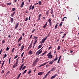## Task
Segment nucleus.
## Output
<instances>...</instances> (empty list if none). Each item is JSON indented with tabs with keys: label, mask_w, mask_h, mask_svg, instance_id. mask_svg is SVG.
Here are the masks:
<instances>
[{
	"label": "nucleus",
	"mask_w": 79,
	"mask_h": 79,
	"mask_svg": "<svg viewBox=\"0 0 79 79\" xmlns=\"http://www.w3.org/2000/svg\"><path fill=\"white\" fill-rule=\"evenodd\" d=\"M43 48V47L41 48L35 54V55H37V56H38L39 55H40L41 53L42 52V50H41ZM41 50V51H40Z\"/></svg>",
	"instance_id": "nucleus-1"
},
{
	"label": "nucleus",
	"mask_w": 79,
	"mask_h": 79,
	"mask_svg": "<svg viewBox=\"0 0 79 79\" xmlns=\"http://www.w3.org/2000/svg\"><path fill=\"white\" fill-rule=\"evenodd\" d=\"M39 61V59L36 58V59L34 61V62L33 63V66H36V65H37V63H38V61Z\"/></svg>",
	"instance_id": "nucleus-2"
},
{
	"label": "nucleus",
	"mask_w": 79,
	"mask_h": 79,
	"mask_svg": "<svg viewBox=\"0 0 79 79\" xmlns=\"http://www.w3.org/2000/svg\"><path fill=\"white\" fill-rule=\"evenodd\" d=\"M48 21L49 23V26H51V25H52V21L51 20V19H49L48 20Z\"/></svg>",
	"instance_id": "nucleus-3"
},
{
	"label": "nucleus",
	"mask_w": 79,
	"mask_h": 79,
	"mask_svg": "<svg viewBox=\"0 0 79 79\" xmlns=\"http://www.w3.org/2000/svg\"><path fill=\"white\" fill-rule=\"evenodd\" d=\"M44 73V72H39L38 73V75H40V76H42Z\"/></svg>",
	"instance_id": "nucleus-4"
},
{
	"label": "nucleus",
	"mask_w": 79,
	"mask_h": 79,
	"mask_svg": "<svg viewBox=\"0 0 79 79\" xmlns=\"http://www.w3.org/2000/svg\"><path fill=\"white\" fill-rule=\"evenodd\" d=\"M45 40H46L45 39H43L40 42V43L43 44L44 43V42L45 41Z\"/></svg>",
	"instance_id": "nucleus-5"
},
{
	"label": "nucleus",
	"mask_w": 79,
	"mask_h": 79,
	"mask_svg": "<svg viewBox=\"0 0 79 79\" xmlns=\"http://www.w3.org/2000/svg\"><path fill=\"white\" fill-rule=\"evenodd\" d=\"M18 26H19V23H18L16 24L15 27V29L17 28V27H18Z\"/></svg>",
	"instance_id": "nucleus-6"
},
{
	"label": "nucleus",
	"mask_w": 79,
	"mask_h": 79,
	"mask_svg": "<svg viewBox=\"0 0 79 79\" xmlns=\"http://www.w3.org/2000/svg\"><path fill=\"white\" fill-rule=\"evenodd\" d=\"M58 57L57 56V55H56V58L54 59V60H53L54 61H56L58 59Z\"/></svg>",
	"instance_id": "nucleus-7"
},
{
	"label": "nucleus",
	"mask_w": 79,
	"mask_h": 79,
	"mask_svg": "<svg viewBox=\"0 0 79 79\" xmlns=\"http://www.w3.org/2000/svg\"><path fill=\"white\" fill-rule=\"evenodd\" d=\"M18 64H16V63H15L13 66V68H16V67L17 66V65H18Z\"/></svg>",
	"instance_id": "nucleus-8"
},
{
	"label": "nucleus",
	"mask_w": 79,
	"mask_h": 79,
	"mask_svg": "<svg viewBox=\"0 0 79 79\" xmlns=\"http://www.w3.org/2000/svg\"><path fill=\"white\" fill-rule=\"evenodd\" d=\"M56 76H57V74H55L51 77V79H53V78H55V77Z\"/></svg>",
	"instance_id": "nucleus-9"
},
{
	"label": "nucleus",
	"mask_w": 79,
	"mask_h": 79,
	"mask_svg": "<svg viewBox=\"0 0 79 79\" xmlns=\"http://www.w3.org/2000/svg\"><path fill=\"white\" fill-rule=\"evenodd\" d=\"M55 61L54 60H52V61H51L49 63V64H53V63Z\"/></svg>",
	"instance_id": "nucleus-10"
},
{
	"label": "nucleus",
	"mask_w": 79,
	"mask_h": 79,
	"mask_svg": "<svg viewBox=\"0 0 79 79\" xmlns=\"http://www.w3.org/2000/svg\"><path fill=\"white\" fill-rule=\"evenodd\" d=\"M24 2H23L21 4V6H20V8H23V6H24Z\"/></svg>",
	"instance_id": "nucleus-11"
},
{
	"label": "nucleus",
	"mask_w": 79,
	"mask_h": 79,
	"mask_svg": "<svg viewBox=\"0 0 79 79\" xmlns=\"http://www.w3.org/2000/svg\"><path fill=\"white\" fill-rule=\"evenodd\" d=\"M47 51L45 52L44 53H43V54H41L40 56H43V55H45V54H46V53H47Z\"/></svg>",
	"instance_id": "nucleus-12"
},
{
	"label": "nucleus",
	"mask_w": 79,
	"mask_h": 79,
	"mask_svg": "<svg viewBox=\"0 0 79 79\" xmlns=\"http://www.w3.org/2000/svg\"><path fill=\"white\" fill-rule=\"evenodd\" d=\"M47 24H48L47 22L43 26V28H45L47 26Z\"/></svg>",
	"instance_id": "nucleus-13"
},
{
	"label": "nucleus",
	"mask_w": 79,
	"mask_h": 79,
	"mask_svg": "<svg viewBox=\"0 0 79 79\" xmlns=\"http://www.w3.org/2000/svg\"><path fill=\"white\" fill-rule=\"evenodd\" d=\"M46 15H48V14H49V10H47L46 12Z\"/></svg>",
	"instance_id": "nucleus-14"
},
{
	"label": "nucleus",
	"mask_w": 79,
	"mask_h": 79,
	"mask_svg": "<svg viewBox=\"0 0 79 79\" xmlns=\"http://www.w3.org/2000/svg\"><path fill=\"white\" fill-rule=\"evenodd\" d=\"M48 62H45V63H44L43 64H42L41 65V66H44V65H45V64H47V63H48Z\"/></svg>",
	"instance_id": "nucleus-15"
},
{
	"label": "nucleus",
	"mask_w": 79,
	"mask_h": 79,
	"mask_svg": "<svg viewBox=\"0 0 79 79\" xmlns=\"http://www.w3.org/2000/svg\"><path fill=\"white\" fill-rule=\"evenodd\" d=\"M10 18L11 19L10 23H13V22L14 20L13 19V18H11V17H10Z\"/></svg>",
	"instance_id": "nucleus-16"
},
{
	"label": "nucleus",
	"mask_w": 79,
	"mask_h": 79,
	"mask_svg": "<svg viewBox=\"0 0 79 79\" xmlns=\"http://www.w3.org/2000/svg\"><path fill=\"white\" fill-rule=\"evenodd\" d=\"M48 56V58H52V57H53V55H50L49 56Z\"/></svg>",
	"instance_id": "nucleus-17"
},
{
	"label": "nucleus",
	"mask_w": 79,
	"mask_h": 79,
	"mask_svg": "<svg viewBox=\"0 0 79 79\" xmlns=\"http://www.w3.org/2000/svg\"><path fill=\"white\" fill-rule=\"evenodd\" d=\"M55 70V68H52L51 70H50L51 71H54Z\"/></svg>",
	"instance_id": "nucleus-18"
},
{
	"label": "nucleus",
	"mask_w": 79,
	"mask_h": 79,
	"mask_svg": "<svg viewBox=\"0 0 79 79\" xmlns=\"http://www.w3.org/2000/svg\"><path fill=\"white\" fill-rule=\"evenodd\" d=\"M19 60V59L17 58L16 60V62H15V63H16V64H18V62H19V60Z\"/></svg>",
	"instance_id": "nucleus-19"
},
{
	"label": "nucleus",
	"mask_w": 79,
	"mask_h": 79,
	"mask_svg": "<svg viewBox=\"0 0 79 79\" xmlns=\"http://www.w3.org/2000/svg\"><path fill=\"white\" fill-rule=\"evenodd\" d=\"M31 73H32V71H31V70H29V72L28 73V74H31Z\"/></svg>",
	"instance_id": "nucleus-20"
},
{
	"label": "nucleus",
	"mask_w": 79,
	"mask_h": 79,
	"mask_svg": "<svg viewBox=\"0 0 79 79\" xmlns=\"http://www.w3.org/2000/svg\"><path fill=\"white\" fill-rule=\"evenodd\" d=\"M42 47V44L40 45L38 47V49H39V48H41V47Z\"/></svg>",
	"instance_id": "nucleus-21"
},
{
	"label": "nucleus",
	"mask_w": 79,
	"mask_h": 79,
	"mask_svg": "<svg viewBox=\"0 0 79 79\" xmlns=\"http://www.w3.org/2000/svg\"><path fill=\"white\" fill-rule=\"evenodd\" d=\"M15 12H13L12 14H11V16L12 17H13V16H14V15H15Z\"/></svg>",
	"instance_id": "nucleus-22"
},
{
	"label": "nucleus",
	"mask_w": 79,
	"mask_h": 79,
	"mask_svg": "<svg viewBox=\"0 0 79 79\" xmlns=\"http://www.w3.org/2000/svg\"><path fill=\"white\" fill-rule=\"evenodd\" d=\"M57 27H58V23H57L56 24V26H55V29H56V28H57Z\"/></svg>",
	"instance_id": "nucleus-23"
},
{
	"label": "nucleus",
	"mask_w": 79,
	"mask_h": 79,
	"mask_svg": "<svg viewBox=\"0 0 79 79\" xmlns=\"http://www.w3.org/2000/svg\"><path fill=\"white\" fill-rule=\"evenodd\" d=\"M51 53H52V52H50L47 55V56L52 55V54H51Z\"/></svg>",
	"instance_id": "nucleus-24"
},
{
	"label": "nucleus",
	"mask_w": 79,
	"mask_h": 79,
	"mask_svg": "<svg viewBox=\"0 0 79 79\" xmlns=\"http://www.w3.org/2000/svg\"><path fill=\"white\" fill-rule=\"evenodd\" d=\"M29 55H31L32 53V51L30 50L29 52Z\"/></svg>",
	"instance_id": "nucleus-25"
},
{
	"label": "nucleus",
	"mask_w": 79,
	"mask_h": 79,
	"mask_svg": "<svg viewBox=\"0 0 79 79\" xmlns=\"http://www.w3.org/2000/svg\"><path fill=\"white\" fill-rule=\"evenodd\" d=\"M51 14H53V9H52V10H51Z\"/></svg>",
	"instance_id": "nucleus-26"
},
{
	"label": "nucleus",
	"mask_w": 79,
	"mask_h": 79,
	"mask_svg": "<svg viewBox=\"0 0 79 79\" xmlns=\"http://www.w3.org/2000/svg\"><path fill=\"white\" fill-rule=\"evenodd\" d=\"M22 39H23V37L22 36H21V37L19 39V40H22Z\"/></svg>",
	"instance_id": "nucleus-27"
},
{
	"label": "nucleus",
	"mask_w": 79,
	"mask_h": 79,
	"mask_svg": "<svg viewBox=\"0 0 79 79\" xmlns=\"http://www.w3.org/2000/svg\"><path fill=\"white\" fill-rule=\"evenodd\" d=\"M37 40H36V41H35V43H33V45L34 46H35V44L37 43Z\"/></svg>",
	"instance_id": "nucleus-28"
},
{
	"label": "nucleus",
	"mask_w": 79,
	"mask_h": 79,
	"mask_svg": "<svg viewBox=\"0 0 79 79\" xmlns=\"http://www.w3.org/2000/svg\"><path fill=\"white\" fill-rule=\"evenodd\" d=\"M26 72H27V70H25L24 72H23V74H25V73H26Z\"/></svg>",
	"instance_id": "nucleus-29"
},
{
	"label": "nucleus",
	"mask_w": 79,
	"mask_h": 79,
	"mask_svg": "<svg viewBox=\"0 0 79 79\" xmlns=\"http://www.w3.org/2000/svg\"><path fill=\"white\" fill-rule=\"evenodd\" d=\"M67 17H64V18H63V19H62V21H64V19L65 18H67Z\"/></svg>",
	"instance_id": "nucleus-30"
},
{
	"label": "nucleus",
	"mask_w": 79,
	"mask_h": 79,
	"mask_svg": "<svg viewBox=\"0 0 79 79\" xmlns=\"http://www.w3.org/2000/svg\"><path fill=\"white\" fill-rule=\"evenodd\" d=\"M14 51H15V48H14L12 50V51H11V52L12 53H13V52H14Z\"/></svg>",
	"instance_id": "nucleus-31"
},
{
	"label": "nucleus",
	"mask_w": 79,
	"mask_h": 79,
	"mask_svg": "<svg viewBox=\"0 0 79 79\" xmlns=\"http://www.w3.org/2000/svg\"><path fill=\"white\" fill-rule=\"evenodd\" d=\"M41 3H42V2H41V1H39V5H41Z\"/></svg>",
	"instance_id": "nucleus-32"
},
{
	"label": "nucleus",
	"mask_w": 79,
	"mask_h": 79,
	"mask_svg": "<svg viewBox=\"0 0 79 79\" xmlns=\"http://www.w3.org/2000/svg\"><path fill=\"white\" fill-rule=\"evenodd\" d=\"M11 61V57H10L9 60V64H10V61Z\"/></svg>",
	"instance_id": "nucleus-33"
},
{
	"label": "nucleus",
	"mask_w": 79,
	"mask_h": 79,
	"mask_svg": "<svg viewBox=\"0 0 79 79\" xmlns=\"http://www.w3.org/2000/svg\"><path fill=\"white\" fill-rule=\"evenodd\" d=\"M60 48H61V46H58V48H57L58 50H60Z\"/></svg>",
	"instance_id": "nucleus-34"
},
{
	"label": "nucleus",
	"mask_w": 79,
	"mask_h": 79,
	"mask_svg": "<svg viewBox=\"0 0 79 79\" xmlns=\"http://www.w3.org/2000/svg\"><path fill=\"white\" fill-rule=\"evenodd\" d=\"M21 73H20L19 74L18 76L17 77V78H19V77H20V76H21Z\"/></svg>",
	"instance_id": "nucleus-35"
},
{
	"label": "nucleus",
	"mask_w": 79,
	"mask_h": 79,
	"mask_svg": "<svg viewBox=\"0 0 79 79\" xmlns=\"http://www.w3.org/2000/svg\"><path fill=\"white\" fill-rule=\"evenodd\" d=\"M26 66H24V67H23V69H22V70H24V69H25V68H26Z\"/></svg>",
	"instance_id": "nucleus-36"
},
{
	"label": "nucleus",
	"mask_w": 79,
	"mask_h": 79,
	"mask_svg": "<svg viewBox=\"0 0 79 79\" xmlns=\"http://www.w3.org/2000/svg\"><path fill=\"white\" fill-rule=\"evenodd\" d=\"M11 5V3H7V6H8V5Z\"/></svg>",
	"instance_id": "nucleus-37"
},
{
	"label": "nucleus",
	"mask_w": 79,
	"mask_h": 79,
	"mask_svg": "<svg viewBox=\"0 0 79 79\" xmlns=\"http://www.w3.org/2000/svg\"><path fill=\"white\" fill-rule=\"evenodd\" d=\"M24 46H23V45H22L21 47V49L23 50V49H24Z\"/></svg>",
	"instance_id": "nucleus-38"
},
{
	"label": "nucleus",
	"mask_w": 79,
	"mask_h": 79,
	"mask_svg": "<svg viewBox=\"0 0 79 79\" xmlns=\"http://www.w3.org/2000/svg\"><path fill=\"white\" fill-rule=\"evenodd\" d=\"M6 54H5L4 55V56L3 57V59L5 58H6Z\"/></svg>",
	"instance_id": "nucleus-39"
},
{
	"label": "nucleus",
	"mask_w": 79,
	"mask_h": 79,
	"mask_svg": "<svg viewBox=\"0 0 79 79\" xmlns=\"http://www.w3.org/2000/svg\"><path fill=\"white\" fill-rule=\"evenodd\" d=\"M15 10H16V9L15 8H12V11H15Z\"/></svg>",
	"instance_id": "nucleus-40"
},
{
	"label": "nucleus",
	"mask_w": 79,
	"mask_h": 79,
	"mask_svg": "<svg viewBox=\"0 0 79 79\" xmlns=\"http://www.w3.org/2000/svg\"><path fill=\"white\" fill-rule=\"evenodd\" d=\"M63 24V22H61V23L60 24L59 26H61Z\"/></svg>",
	"instance_id": "nucleus-41"
},
{
	"label": "nucleus",
	"mask_w": 79,
	"mask_h": 79,
	"mask_svg": "<svg viewBox=\"0 0 79 79\" xmlns=\"http://www.w3.org/2000/svg\"><path fill=\"white\" fill-rule=\"evenodd\" d=\"M37 38H38L37 37H36V36L34 37V39L35 40H36V39H37Z\"/></svg>",
	"instance_id": "nucleus-42"
},
{
	"label": "nucleus",
	"mask_w": 79,
	"mask_h": 79,
	"mask_svg": "<svg viewBox=\"0 0 79 79\" xmlns=\"http://www.w3.org/2000/svg\"><path fill=\"white\" fill-rule=\"evenodd\" d=\"M18 55L16 56L15 57L14 59H16V58H18Z\"/></svg>",
	"instance_id": "nucleus-43"
},
{
	"label": "nucleus",
	"mask_w": 79,
	"mask_h": 79,
	"mask_svg": "<svg viewBox=\"0 0 79 79\" xmlns=\"http://www.w3.org/2000/svg\"><path fill=\"white\" fill-rule=\"evenodd\" d=\"M47 76H48V75H47V74H46L45 76H44V79H45V78H46Z\"/></svg>",
	"instance_id": "nucleus-44"
},
{
	"label": "nucleus",
	"mask_w": 79,
	"mask_h": 79,
	"mask_svg": "<svg viewBox=\"0 0 79 79\" xmlns=\"http://www.w3.org/2000/svg\"><path fill=\"white\" fill-rule=\"evenodd\" d=\"M5 60H4V61H3V62L2 64V66H3V65H4V64L5 63Z\"/></svg>",
	"instance_id": "nucleus-45"
},
{
	"label": "nucleus",
	"mask_w": 79,
	"mask_h": 79,
	"mask_svg": "<svg viewBox=\"0 0 79 79\" xmlns=\"http://www.w3.org/2000/svg\"><path fill=\"white\" fill-rule=\"evenodd\" d=\"M32 43H31V44L30 45V47H30V48H31V47H32Z\"/></svg>",
	"instance_id": "nucleus-46"
},
{
	"label": "nucleus",
	"mask_w": 79,
	"mask_h": 79,
	"mask_svg": "<svg viewBox=\"0 0 79 79\" xmlns=\"http://www.w3.org/2000/svg\"><path fill=\"white\" fill-rule=\"evenodd\" d=\"M23 55H24V52H23V53L22 54L21 56L22 57H23Z\"/></svg>",
	"instance_id": "nucleus-47"
},
{
	"label": "nucleus",
	"mask_w": 79,
	"mask_h": 79,
	"mask_svg": "<svg viewBox=\"0 0 79 79\" xmlns=\"http://www.w3.org/2000/svg\"><path fill=\"white\" fill-rule=\"evenodd\" d=\"M52 48V46H50L48 48V50H50L51 49V48Z\"/></svg>",
	"instance_id": "nucleus-48"
},
{
	"label": "nucleus",
	"mask_w": 79,
	"mask_h": 79,
	"mask_svg": "<svg viewBox=\"0 0 79 79\" xmlns=\"http://www.w3.org/2000/svg\"><path fill=\"white\" fill-rule=\"evenodd\" d=\"M51 72V71H49L46 74L48 75V74L50 73Z\"/></svg>",
	"instance_id": "nucleus-49"
},
{
	"label": "nucleus",
	"mask_w": 79,
	"mask_h": 79,
	"mask_svg": "<svg viewBox=\"0 0 79 79\" xmlns=\"http://www.w3.org/2000/svg\"><path fill=\"white\" fill-rule=\"evenodd\" d=\"M35 29H34V30H33V31H32V33H33V32H34L35 31Z\"/></svg>",
	"instance_id": "nucleus-50"
},
{
	"label": "nucleus",
	"mask_w": 79,
	"mask_h": 79,
	"mask_svg": "<svg viewBox=\"0 0 79 79\" xmlns=\"http://www.w3.org/2000/svg\"><path fill=\"white\" fill-rule=\"evenodd\" d=\"M42 16V14H40L39 15V18H40V16Z\"/></svg>",
	"instance_id": "nucleus-51"
},
{
	"label": "nucleus",
	"mask_w": 79,
	"mask_h": 79,
	"mask_svg": "<svg viewBox=\"0 0 79 79\" xmlns=\"http://www.w3.org/2000/svg\"><path fill=\"white\" fill-rule=\"evenodd\" d=\"M4 73V70H2L1 72V74H3Z\"/></svg>",
	"instance_id": "nucleus-52"
},
{
	"label": "nucleus",
	"mask_w": 79,
	"mask_h": 79,
	"mask_svg": "<svg viewBox=\"0 0 79 79\" xmlns=\"http://www.w3.org/2000/svg\"><path fill=\"white\" fill-rule=\"evenodd\" d=\"M23 66H24V64H22V65H21V67L23 68Z\"/></svg>",
	"instance_id": "nucleus-53"
},
{
	"label": "nucleus",
	"mask_w": 79,
	"mask_h": 79,
	"mask_svg": "<svg viewBox=\"0 0 79 79\" xmlns=\"http://www.w3.org/2000/svg\"><path fill=\"white\" fill-rule=\"evenodd\" d=\"M34 6H33L32 8V10H34Z\"/></svg>",
	"instance_id": "nucleus-54"
},
{
	"label": "nucleus",
	"mask_w": 79,
	"mask_h": 79,
	"mask_svg": "<svg viewBox=\"0 0 79 79\" xmlns=\"http://www.w3.org/2000/svg\"><path fill=\"white\" fill-rule=\"evenodd\" d=\"M9 50V48L8 47H7L6 48V50L7 51H8V50Z\"/></svg>",
	"instance_id": "nucleus-55"
},
{
	"label": "nucleus",
	"mask_w": 79,
	"mask_h": 79,
	"mask_svg": "<svg viewBox=\"0 0 79 79\" xmlns=\"http://www.w3.org/2000/svg\"><path fill=\"white\" fill-rule=\"evenodd\" d=\"M60 60L58 59V60L57 62V63H59V62H60Z\"/></svg>",
	"instance_id": "nucleus-56"
},
{
	"label": "nucleus",
	"mask_w": 79,
	"mask_h": 79,
	"mask_svg": "<svg viewBox=\"0 0 79 79\" xmlns=\"http://www.w3.org/2000/svg\"><path fill=\"white\" fill-rule=\"evenodd\" d=\"M4 43H5V40H3L2 42V44H4Z\"/></svg>",
	"instance_id": "nucleus-57"
},
{
	"label": "nucleus",
	"mask_w": 79,
	"mask_h": 79,
	"mask_svg": "<svg viewBox=\"0 0 79 79\" xmlns=\"http://www.w3.org/2000/svg\"><path fill=\"white\" fill-rule=\"evenodd\" d=\"M21 44H18V47H20V46H21Z\"/></svg>",
	"instance_id": "nucleus-58"
},
{
	"label": "nucleus",
	"mask_w": 79,
	"mask_h": 79,
	"mask_svg": "<svg viewBox=\"0 0 79 79\" xmlns=\"http://www.w3.org/2000/svg\"><path fill=\"white\" fill-rule=\"evenodd\" d=\"M38 21H39L40 19V17H38Z\"/></svg>",
	"instance_id": "nucleus-59"
},
{
	"label": "nucleus",
	"mask_w": 79,
	"mask_h": 79,
	"mask_svg": "<svg viewBox=\"0 0 79 79\" xmlns=\"http://www.w3.org/2000/svg\"><path fill=\"white\" fill-rule=\"evenodd\" d=\"M29 8H30V9L28 10H31V9H32L31 7H30V6L29 7Z\"/></svg>",
	"instance_id": "nucleus-60"
},
{
	"label": "nucleus",
	"mask_w": 79,
	"mask_h": 79,
	"mask_svg": "<svg viewBox=\"0 0 79 79\" xmlns=\"http://www.w3.org/2000/svg\"><path fill=\"white\" fill-rule=\"evenodd\" d=\"M24 58H25V57H23V58L22 59V61H24Z\"/></svg>",
	"instance_id": "nucleus-61"
},
{
	"label": "nucleus",
	"mask_w": 79,
	"mask_h": 79,
	"mask_svg": "<svg viewBox=\"0 0 79 79\" xmlns=\"http://www.w3.org/2000/svg\"><path fill=\"white\" fill-rule=\"evenodd\" d=\"M2 49H1L0 51V55H1V53H2Z\"/></svg>",
	"instance_id": "nucleus-62"
},
{
	"label": "nucleus",
	"mask_w": 79,
	"mask_h": 79,
	"mask_svg": "<svg viewBox=\"0 0 79 79\" xmlns=\"http://www.w3.org/2000/svg\"><path fill=\"white\" fill-rule=\"evenodd\" d=\"M59 40H60V39H58V40H57L56 41V42H58V41H59Z\"/></svg>",
	"instance_id": "nucleus-63"
},
{
	"label": "nucleus",
	"mask_w": 79,
	"mask_h": 79,
	"mask_svg": "<svg viewBox=\"0 0 79 79\" xmlns=\"http://www.w3.org/2000/svg\"><path fill=\"white\" fill-rule=\"evenodd\" d=\"M52 18H54V15L52 14Z\"/></svg>",
	"instance_id": "nucleus-64"
}]
</instances>
